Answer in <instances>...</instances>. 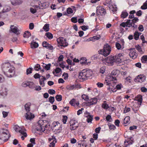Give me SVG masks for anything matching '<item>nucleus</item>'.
I'll return each mask as SVG.
<instances>
[{
    "label": "nucleus",
    "instance_id": "obj_1",
    "mask_svg": "<svg viewBox=\"0 0 147 147\" xmlns=\"http://www.w3.org/2000/svg\"><path fill=\"white\" fill-rule=\"evenodd\" d=\"M2 68L4 74L8 77H12L15 72L14 67L9 63L3 64Z\"/></svg>",
    "mask_w": 147,
    "mask_h": 147
},
{
    "label": "nucleus",
    "instance_id": "obj_2",
    "mask_svg": "<svg viewBox=\"0 0 147 147\" xmlns=\"http://www.w3.org/2000/svg\"><path fill=\"white\" fill-rule=\"evenodd\" d=\"M10 137L8 130L3 129L0 130V140L3 142L7 141Z\"/></svg>",
    "mask_w": 147,
    "mask_h": 147
},
{
    "label": "nucleus",
    "instance_id": "obj_3",
    "mask_svg": "<svg viewBox=\"0 0 147 147\" xmlns=\"http://www.w3.org/2000/svg\"><path fill=\"white\" fill-rule=\"evenodd\" d=\"M92 74V72L90 70H83L80 73L78 77L79 79H82L83 80H85L87 79L88 78L91 76Z\"/></svg>",
    "mask_w": 147,
    "mask_h": 147
},
{
    "label": "nucleus",
    "instance_id": "obj_4",
    "mask_svg": "<svg viewBox=\"0 0 147 147\" xmlns=\"http://www.w3.org/2000/svg\"><path fill=\"white\" fill-rule=\"evenodd\" d=\"M111 51L110 46L108 44H106L104 45L103 49L100 51V53L106 57L110 54Z\"/></svg>",
    "mask_w": 147,
    "mask_h": 147
},
{
    "label": "nucleus",
    "instance_id": "obj_5",
    "mask_svg": "<svg viewBox=\"0 0 147 147\" xmlns=\"http://www.w3.org/2000/svg\"><path fill=\"white\" fill-rule=\"evenodd\" d=\"M44 121L43 120H39L36 124V131L40 132H44L43 128L44 127Z\"/></svg>",
    "mask_w": 147,
    "mask_h": 147
},
{
    "label": "nucleus",
    "instance_id": "obj_6",
    "mask_svg": "<svg viewBox=\"0 0 147 147\" xmlns=\"http://www.w3.org/2000/svg\"><path fill=\"white\" fill-rule=\"evenodd\" d=\"M47 6V5L45 3H42L40 1H38L36 4L33 6V7L37 8V9L45 8Z\"/></svg>",
    "mask_w": 147,
    "mask_h": 147
},
{
    "label": "nucleus",
    "instance_id": "obj_7",
    "mask_svg": "<svg viewBox=\"0 0 147 147\" xmlns=\"http://www.w3.org/2000/svg\"><path fill=\"white\" fill-rule=\"evenodd\" d=\"M57 41L59 44L58 46L65 47L68 45V43L66 41L65 39L63 37H59L57 39Z\"/></svg>",
    "mask_w": 147,
    "mask_h": 147
},
{
    "label": "nucleus",
    "instance_id": "obj_8",
    "mask_svg": "<svg viewBox=\"0 0 147 147\" xmlns=\"http://www.w3.org/2000/svg\"><path fill=\"white\" fill-rule=\"evenodd\" d=\"M96 13L98 15L104 16L106 13L105 9L102 7L98 6L96 7Z\"/></svg>",
    "mask_w": 147,
    "mask_h": 147
},
{
    "label": "nucleus",
    "instance_id": "obj_9",
    "mask_svg": "<svg viewBox=\"0 0 147 147\" xmlns=\"http://www.w3.org/2000/svg\"><path fill=\"white\" fill-rule=\"evenodd\" d=\"M117 71L113 70V71L111 74L107 77V79H109L110 80L114 81L116 80V77L117 76Z\"/></svg>",
    "mask_w": 147,
    "mask_h": 147
},
{
    "label": "nucleus",
    "instance_id": "obj_10",
    "mask_svg": "<svg viewBox=\"0 0 147 147\" xmlns=\"http://www.w3.org/2000/svg\"><path fill=\"white\" fill-rule=\"evenodd\" d=\"M52 127L54 129L57 131L59 130V132L61 131L62 128V125L58 122H54L52 123Z\"/></svg>",
    "mask_w": 147,
    "mask_h": 147
},
{
    "label": "nucleus",
    "instance_id": "obj_11",
    "mask_svg": "<svg viewBox=\"0 0 147 147\" xmlns=\"http://www.w3.org/2000/svg\"><path fill=\"white\" fill-rule=\"evenodd\" d=\"M113 57L114 58L115 62L116 63H120L122 61L123 56L122 54L119 53L117 55L113 56Z\"/></svg>",
    "mask_w": 147,
    "mask_h": 147
},
{
    "label": "nucleus",
    "instance_id": "obj_12",
    "mask_svg": "<svg viewBox=\"0 0 147 147\" xmlns=\"http://www.w3.org/2000/svg\"><path fill=\"white\" fill-rule=\"evenodd\" d=\"M14 129L15 131L17 132H19L21 133L22 135H24L25 137H26L27 136V134L26 132L24 131V129L19 127L18 125H16L14 126Z\"/></svg>",
    "mask_w": 147,
    "mask_h": 147
},
{
    "label": "nucleus",
    "instance_id": "obj_13",
    "mask_svg": "<svg viewBox=\"0 0 147 147\" xmlns=\"http://www.w3.org/2000/svg\"><path fill=\"white\" fill-rule=\"evenodd\" d=\"M146 76L144 75H140L137 76L135 79L136 82H144L146 79Z\"/></svg>",
    "mask_w": 147,
    "mask_h": 147
},
{
    "label": "nucleus",
    "instance_id": "obj_14",
    "mask_svg": "<svg viewBox=\"0 0 147 147\" xmlns=\"http://www.w3.org/2000/svg\"><path fill=\"white\" fill-rule=\"evenodd\" d=\"M70 126V129L71 130H74L78 128L79 126V124L78 122L72 121L71 122Z\"/></svg>",
    "mask_w": 147,
    "mask_h": 147
},
{
    "label": "nucleus",
    "instance_id": "obj_15",
    "mask_svg": "<svg viewBox=\"0 0 147 147\" xmlns=\"http://www.w3.org/2000/svg\"><path fill=\"white\" fill-rule=\"evenodd\" d=\"M10 28L12 32L14 33L17 35L20 34V30L16 26L14 25H12L10 26Z\"/></svg>",
    "mask_w": 147,
    "mask_h": 147
},
{
    "label": "nucleus",
    "instance_id": "obj_16",
    "mask_svg": "<svg viewBox=\"0 0 147 147\" xmlns=\"http://www.w3.org/2000/svg\"><path fill=\"white\" fill-rule=\"evenodd\" d=\"M130 51L129 53V55L130 57L133 59H134L136 58L137 56V54L135 51L134 49L131 48L129 49Z\"/></svg>",
    "mask_w": 147,
    "mask_h": 147
},
{
    "label": "nucleus",
    "instance_id": "obj_17",
    "mask_svg": "<svg viewBox=\"0 0 147 147\" xmlns=\"http://www.w3.org/2000/svg\"><path fill=\"white\" fill-rule=\"evenodd\" d=\"M132 23L131 20H128L125 22H123L121 23L120 26L123 27L125 26L130 27L132 26Z\"/></svg>",
    "mask_w": 147,
    "mask_h": 147
},
{
    "label": "nucleus",
    "instance_id": "obj_18",
    "mask_svg": "<svg viewBox=\"0 0 147 147\" xmlns=\"http://www.w3.org/2000/svg\"><path fill=\"white\" fill-rule=\"evenodd\" d=\"M114 58L113 56H109L105 58V61L108 63L112 65L113 63L115 62Z\"/></svg>",
    "mask_w": 147,
    "mask_h": 147
},
{
    "label": "nucleus",
    "instance_id": "obj_19",
    "mask_svg": "<svg viewBox=\"0 0 147 147\" xmlns=\"http://www.w3.org/2000/svg\"><path fill=\"white\" fill-rule=\"evenodd\" d=\"M97 99L96 98H91L87 102V104L88 105L96 104L97 102Z\"/></svg>",
    "mask_w": 147,
    "mask_h": 147
},
{
    "label": "nucleus",
    "instance_id": "obj_20",
    "mask_svg": "<svg viewBox=\"0 0 147 147\" xmlns=\"http://www.w3.org/2000/svg\"><path fill=\"white\" fill-rule=\"evenodd\" d=\"M133 139L132 137L127 139L124 142V145L125 147H127L128 145L131 144L133 143Z\"/></svg>",
    "mask_w": 147,
    "mask_h": 147
},
{
    "label": "nucleus",
    "instance_id": "obj_21",
    "mask_svg": "<svg viewBox=\"0 0 147 147\" xmlns=\"http://www.w3.org/2000/svg\"><path fill=\"white\" fill-rule=\"evenodd\" d=\"M42 45L44 47H45L49 50H52L53 49V47L46 41H44L42 42Z\"/></svg>",
    "mask_w": 147,
    "mask_h": 147
},
{
    "label": "nucleus",
    "instance_id": "obj_22",
    "mask_svg": "<svg viewBox=\"0 0 147 147\" xmlns=\"http://www.w3.org/2000/svg\"><path fill=\"white\" fill-rule=\"evenodd\" d=\"M49 141H51V140H53L51 142L50 144L49 145V147H55V143L56 142V140L55 138V137H54V138H53H53H49Z\"/></svg>",
    "mask_w": 147,
    "mask_h": 147
},
{
    "label": "nucleus",
    "instance_id": "obj_23",
    "mask_svg": "<svg viewBox=\"0 0 147 147\" xmlns=\"http://www.w3.org/2000/svg\"><path fill=\"white\" fill-rule=\"evenodd\" d=\"M11 4L14 6L21 4L22 1L20 0H10Z\"/></svg>",
    "mask_w": 147,
    "mask_h": 147
},
{
    "label": "nucleus",
    "instance_id": "obj_24",
    "mask_svg": "<svg viewBox=\"0 0 147 147\" xmlns=\"http://www.w3.org/2000/svg\"><path fill=\"white\" fill-rule=\"evenodd\" d=\"M25 117L26 119L31 120L34 118V114L28 111L26 113Z\"/></svg>",
    "mask_w": 147,
    "mask_h": 147
},
{
    "label": "nucleus",
    "instance_id": "obj_25",
    "mask_svg": "<svg viewBox=\"0 0 147 147\" xmlns=\"http://www.w3.org/2000/svg\"><path fill=\"white\" fill-rule=\"evenodd\" d=\"M11 9V7L8 6H5L2 10L3 13H5L9 11Z\"/></svg>",
    "mask_w": 147,
    "mask_h": 147
},
{
    "label": "nucleus",
    "instance_id": "obj_26",
    "mask_svg": "<svg viewBox=\"0 0 147 147\" xmlns=\"http://www.w3.org/2000/svg\"><path fill=\"white\" fill-rule=\"evenodd\" d=\"M31 47L32 49L37 48L39 46L38 43L32 41L30 43Z\"/></svg>",
    "mask_w": 147,
    "mask_h": 147
},
{
    "label": "nucleus",
    "instance_id": "obj_27",
    "mask_svg": "<svg viewBox=\"0 0 147 147\" xmlns=\"http://www.w3.org/2000/svg\"><path fill=\"white\" fill-rule=\"evenodd\" d=\"M130 117L129 116H127L124 118L123 121L124 123L126 124L125 126H126L130 123Z\"/></svg>",
    "mask_w": 147,
    "mask_h": 147
},
{
    "label": "nucleus",
    "instance_id": "obj_28",
    "mask_svg": "<svg viewBox=\"0 0 147 147\" xmlns=\"http://www.w3.org/2000/svg\"><path fill=\"white\" fill-rule=\"evenodd\" d=\"M105 1L103 3V5H105L109 7L112 4L111 0H105Z\"/></svg>",
    "mask_w": 147,
    "mask_h": 147
},
{
    "label": "nucleus",
    "instance_id": "obj_29",
    "mask_svg": "<svg viewBox=\"0 0 147 147\" xmlns=\"http://www.w3.org/2000/svg\"><path fill=\"white\" fill-rule=\"evenodd\" d=\"M0 94L1 95L4 96L7 95V90L6 88L3 89L0 92Z\"/></svg>",
    "mask_w": 147,
    "mask_h": 147
},
{
    "label": "nucleus",
    "instance_id": "obj_30",
    "mask_svg": "<svg viewBox=\"0 0 147 147\" xmlns=\"http://www.w3.org/2000/svg\"><path fill=\"white\" fill-rule=\"evenodd\" d=\"M77 88L76 86V85H68L66 87V89L68 90H72Z\"/></svg>",
    "mask_w": 147,
    "mask_h": 147
},
{
    "label": "nucleus",
    "instance_id": "obj_31",
    "mask_svg": "<svg viewBox=\"0 0 147 147\" xmlns=\"http://www.w3.org/2000/svg\"><path fill=\"white\" fill-rule=\"evenodd\" d=\"M31 106V103L30 102H28L26 103L25 105V109L27 112L30 111V106Z\"/></svg>",
    "mask_w": 147,
    "mask_h": 147
},
{
    "label": "nucleus",
    "instance_id": "obj_32",
    "mask_svg": "<svg viewBox=\"0 0 147 147\" xmlns=\"http://www.w3.org/2000/svg\"><path fill=\"white\" fill-rule=\"evenodd\" d=\"M44 127L43 128V131H45V130H49L51 129V127L50 124L49 123H48L47 124L43 125Z\"/></svg>",
    "mask_w": 147,
    "mask_h": 147
},
{
    "label": "nucleus",
    "instance_id": "obj_33",
    "mask_svg": "<svg viewBox=\"0 0 147 147\" xmlns=\"http://www.w3.org/2000/svg\"><path fill=\"white\" fill-rule=\"evenodd\" d=\"M141 34V33L138 32L137 31H136L134 34V38L136 40H138L139 38V36Z\"/></svg>",
    "mask_w": 147,
    "mask_h": 147
},
{
    "label": "nucleus",
    "instance_id": "obj_34",
    "mask_svg": "<svg viewBox=\"0 0 147 147\" xmlns=\"http://www.w3.org/2000/svg\"><path fill=\"white\" fill-rule=\"evenodd\" d=\"M128 15V14L126 11H123L121 13V18H124L127 17Z\"/></svg>",
    "mask_w": 147,
    "mask_h": 147
},
{
    "label": "nucleus",
    "instance_id": "obj_35",
    "mask_svg": "<svg viewBox=\"0 0 147 147\" xmlns=\"http://www.w3.org/2000/svg\"><path fill=\"white\" fill-rule=\"evenodd\" d=\"M108 7L110 9L113 11H115L117 10V8L116 6L115 5H113L112 4Z\"/></svg>",
    "mask_w": 147,
    "mask_h": 147
},
{
    "label": "nucleus",
    "instance_id": "obj_36",
    "mask_svg": "<svg viewBox=\"0 0 147 147\" xmlns=\"http://www.w3.org/2000/svg\"><path fill=\"white\" fill-rule=\"evenodd\" d=\"M136 100H137L138 102H140V103L142 102V96L140 95H138L136 97Z\"/></svg>",
    "mask_w": 147,
    "mask_h": 147
},
{
    "label": "nucleus",
    "instance_id": "obj_37",
    "mask_svg": "<svg viewBox=\"0 0 147 147\" xmlns=\"http://www.w3.org/2000/svg\"><path fill=\"white\" fill-rule=\"evenodd\" d=\"M49 25L48 24H46L44 26L43 28V29L46 32H47L49 31Z\"/></svg>",
    "mask_w": 147,
    "mask_h": 147
},
{
    "label": "nucleus",
    "instance_id": "obj_38",
    "mask_svg": "<svg viewBox=\"0 0 147 147\" xmlns=\"http://www.w3.org/2000/svg\"><path fill=\"white\" fill-rule=\"evenodd\" d=\"M31 36V34L28 31L25 32L24 34V38H28Z\"/></svg>",
    "mask_w": 147,
    "mask_h": 147
},
{
    "label": "nucleus",
    "instance_id": "obj_39",
    "mask_svg": "<svg viewBox=\"0 0 147 147\" xmlns=\"http://www.w3.org/2000/svg\"><path fill=\"white\" fill-rule=\"evenodd\" d=\"M46 36L49 39H52L53 38V36L52 34L49 32H47L45 34Z\"/></svg>",
    "mask_w": 147,
    "mask_h": 147
},
{
    "label": "nucleus",
    "instance_id": "obj_40",
    "mask_svg": "<svg viewBox=\"0 0 147 147\" xmlns=\"http://www.w3.org/2000/svg\"><path fill=\"white\" fill-rule=\"evenodd\" d=\"M141 61L142 63H145L147 62V56L144 55L142 57Z\"/></svg>",
    "mask_w": 147,
    "mask_h": 147
},
{
    "label": "nucleus",
    "instance_id": "obj_41",
    "mask_svg": "<svg viewBox=\"0 0 147 147\" xmlns=\"http://www.w3.org/2000/svg\"><path fill=\"white\" fill-rule=\"evenodd\" d=\"M141 9H147V0L144 3L143 5L141 7Z\"/></svg>",
    "mask_w": 147,
    "mask_h": 147
},
{
    "label": "nucleus",
    "instance_id": "obj_42",
    "mask_svg": "<svg viewBox=\"0 0 147 147\" xmlns=\"http://www.w3.org/2000/svg\"><path fill=\"white\" fill-rule=\"evenodd\" d=\"M136 49L140 53H142L143 52L142 49V48L139 45H137L135 46Z\"/></svg>",
    "mask_w": 147,
    "mask_h": 147
},
{
    "label": "nucleus",
    "instance_id": "obj_43",
    "mask_svg": "<svg viewBox=\"0 0 147 147\" xmlns=\"http://www.w3.org/2000/svg\"><path fill=\"white\" fill-rule=\"evenodd\" d=\"M56 100L58 101H60L62 99V96L61 95H57L55 96Z\"/></svg>",
    "mask_w": 147,
    "mask_h": 147
},
{
    "label": "nucleus",
    "instance_id": "obj_44",
    "mask_svg": "<svg viewBox=\"0 0 147 147\" xmlns=\"http://www.w3.org/2000/svg\"><path fill=\"white\" fill-rule=\"evenodd\" d=\"M108 125L109 127V129L111 130H114L116 128L115 126L111 123H109Z\"/></svg>",
    "mask_w": 147,
    "mask_h": 147
},
{
    "label": "nucleus",
    "instance_id": "obj_45",
    "mask_svg": "<svg viewBox=\"0 0 147 147\" xmlns=\"http://www.w3.org/2000/svg\"><path fill=\"white\" fill-rule=\"evenodd\" d=\"M49 100L51 104H53L55 101L54 97L50 96L49 98Z\"/></svg>",
    "mask_w": 147,
    "mask_h": 147
},
{
    "label": "nucleus",
    "instance_id": "obj_46",
    "mask_svg": "<svg viewBox=\"0 0 147 147\" xmlns=\"http://www.w3.org/2000/svg\"><path fill=\"white\" fill-rule=\"evenodd\" d=\"M106 69V67L105 66L101 67L100 70V72L103 74L105 72Z\"/></svg>",
    "mask_w": 147,
    "mask_h": 147
},
{
    "label": "nucleus",
    "instance_id": "obj_47",
    "mask_svg": "<svg viewBox=\"0 0 147 147\" xmlns=\"http://www.w3.org/2000/svg\"><path fill=\"white\" fill-rule=\"evenodd\" d=\"M51 66V64L49 63L47 65H46L45 66H43V67L45 68L47 70H48L50 69Z\"/></svg>",
    "mask_w": 147,
    "mask_h": 147
},
{
    "label": "nucleus",
    "instance_id": "obj_48",
    "mask_svg": "<svg viewBox=\"0 0 147 147\" xmlns=\"http://www.w3.org/2000/svg\"><path fill=\"white\" fill-rule=\"evenodd\" d=\"M93 119V116H90V117H87L86 121L88 123H91Z\"/></svg>",
    "mask_w": 147,
    "mask_h": 147
},
{
    "label": "nucleus",
    "instance_id": "obj_49",
    "mask_svg": "<svg viewBox=\"0 0 147 147\" xmlns=\"http://www.w3.org/2000/svg\"><path fill=\"white\" fill-rule=\"evenodd\" d=\"M138 20L139 19L137 17H135L133 19L131 20V21L132 24H135V23L138 21Z\"/></svg>",
    "mask_w": 147,
    "mask_h": 147
},
{
    "label": "nucleus",
    "instance_id": "obj_50",
    "mask_svg": "<svg viewBox=\"0 0 147 147\" xmlns=\"http://www.w3.org/2000/svg\"><path fill=\"white\" fill-rule=\"evenodd\" d=\"M106 120L107 121L111 122L112 120L111 115H108L106 118Z\"/></svg>",
    "mask_w": 147,
    "mask_h": 147
},
{
    "label": "nucleus",
    "instance_id": "obj_51",
    "mask_svg": "<svg viewBox=\"0 0 147 147\" xmlns=\"http://www.w3.org/2000/svg\"><path fill=\"white\" fill-rule=\"evenodd\" d=\"M115 46L116 48L118 50L121 49V46L120 44H119V43L116 42L115 43Z\"/></svg>",
    "mask_w": 147,
    "mask_h": 147
},
{
    "label": "nucleus",
    "instance_id": "obj_52",
    "mask_svg": "<svg viewBox=\"0 0 147 147\" xmlns=\"http://www.w3.org/2000/svg\"><path fill=\"white\" fill-rule=\"evenodd\" d=\"M30 8V11L32 13H36L37 11V10H38L36 8Z\"/></svg>",
    "mask_w": 147,
    "mask_h": 147
},
{
    "label": "nucleus",
    "instance_id": "obj_53",
    "mask_svg": "<svg viewBox=\"0 0 147 147\" xmlns=\"http://www.w3.org/2000/svg\"><path fill=\"white\" fill-rule=\"evenodd\" d=\"M102 107L105 109H107L109 108L108 105L106 103H103L102 105Z\"/></svg>",
    "mask_w": 147,
    "mask_h": 147
},
{
    "label": "nucleus",
    "instance_id": "obj_54",
    "mask_svg": "<svg viewBox=\"0 0 147 147\" xmlns=\"http://www.w3.org/2000/svg\"><path fill=\"white\" fill-rule=\"evenodd\" d=\"M82 98L84 99V100H88L89 99V97L88 96L86 95L85 94H83L81 96Z\"/></svg>",
    "mask_w": 147,
    "mask_h": 147
},
{
    "label": "nucleus",
    "instance_id": "obj_55",
    "mask_svg": "<svg viewBox=\"0 0 147 147\" xmlns=\"http://www.w3.org/2000/svg\"><path fill=\"white\" fill-rule=\"evenodd\" d=\"M63 122L64 124H65L67 120V117L66 116H63Z\"/></svg>",
    "mask_w": 147,
    "mask_h": 147
},
{
    "label": "nucleus",
    "instance_id": "obj_56",
    "mask_svg": "<svg viewBox=\"0 0 147 147\" xmlns=\"http://www.w3.org/2000/svg\"><path fill=\"white\" fill-rule=\"evenodd\" d=\"M48 93L51 94H53L55 93V91L53 89H50L48 91Z\"/></svg>",
    "mask_w": 147,
    "mask_h": 147
},
{
    "label": "nucleus",
    "instance_id": "obj_57",
    "mask_svg": "<svg viewBox=\"0 0 147 147\" xmlns=\"http://www.w3.org/2000/svg\"><path fill=\"white\" fill-rule=\"evenodd\" d=\"M111 81L109 79H107V77L106 78L105 80V84L107 85H109L110 84V81Z\"/></svg>",
    "mask_w": 147,
    "mask_h": 147
},
{
    "label": "nucleus",
    "instance_id": "obj_58",
    "mask_svg": "<svg viewBox=\"0 0 147 147\" xmlns=\"http://www.w3.org/2000/svg\"><path fill=\"white\" fill-rule=\"evenodd\" d=\"M32 69L31 68H29L26 70V74H31L32 73Z\"/></svg>",
    "mask_w": 147,
    "mask_h": 147
},
{
    "label": "nucleus",
    "instance_id": "obj_59",
    "mask_svg": "<svg viewBox=\"0 0 147 147\" xmlns=\"http://www.w3.org/2000/svg\"><path fill=\"white\" fill-rule=\"evenodd\" d=\"M40 65L38 64L36 65L34 67V69L36 71H38L40 69Z\"/></svg>",
    "mask_w": 147,
    "mask_h": 147
},
{
    "label": "nucleus",
    "instance_id": "obj_60",
    "mask_svg": "<svg viewBox=\"0 0 147 147\" xmlns=\"http://www.w3.org/2000/svg\"><path fill=\"white\" fill-rule=\"evenodd\" d=\"M67 12L68 14H70L73 13V10L72 9L70 8L69 7L67 9Z\"/></svg>",
    "mask_w": 147,
    "mask_h": 147
},
{
    "label": "nucleus",
    "instance_id": "obj_61",
    "mask_svg": "<svg viewBox=\"0 0 147 147\" xmlns=\"http://www.w3.org/2000/svg\"><path fill=\"white\" fill-rule=\"evenodd\" d=\"M82 29L84 31H85L88 29V26H87L84 25L81 26Z\"/></svg>",
    "mask_w": 147,
    "mask_h": 147
},
{
    "label": "nucleus",
    "instance_id": "obj_62",
    "mask_svg": "<svg viewBox=\"0 0 147 147\" xmlns=\"http://www.w3.org/2000/svg\"><path fill=\"white\" fill-rule=\"evenodd\" d=\"M130 110V108L127 107H125V109L124 110V113H127Z\"/></svg>",
    "mask_w": 147,
    "mask_h": 147
},
{
    "label": "nucleus",
    "instance_id": "obj_63",
    "mask_svg": "<svg viewBox=\"0 0 147 147\" xmlns=\"http://www.w3.org/2000/svg\"><path fill=\"white\" fill-rule=\"evenodd\" d=\"M30 84V83L29 82H23L22 84V86L24 87H26L28 86Z\"/></svg>",
    "mask_w": 147,
    "mask_h": 147
},
{
    "label": "nucleus",
    "instance_id": "obj_64",
    "mask_svg": "<svg viewBox=\"0 0 147 147\" xmlns=\"http://www.w3.org/2000/svg\"><path fill=\"white\" fill-rule=\"evenodd\" d=\"M86 143L84 142L83 141L80 144V147H86Z\"/></svg>",
    "mask_w": 147,
    "mask_h": 147
}]
</instances>
